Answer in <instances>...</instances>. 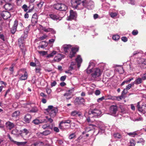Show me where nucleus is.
<instances>
[{
  "label": "nucleus",
  "instance_id": "nucleus-57",
  "mask_svg": "<svg viewBox=\"0 0 146 146\" xmlns=\"http://www.w3.org/2000/svg\"><path fill=\"white\" fill-rule=\"evenodd\" d=\"M27 6L25 4L23 5L22 7V8L24 9V11H26L27 10Z\"/></svg>",
  "mask_w": 146,
  "mask_h": 146
},
{
  "label": "nucleus",
  "instance_id": "nucleus-1",
  "mask_svg": "<svg viewBox=\"0 0 146 146\" xmlns=\"http://www.w3.org/2000/svg\"><path fill=\"white\" fill-rule=\"evenodd\" d=\"M94 65V64L92 62L90 61L89 63V64L86 70L87 73L90 74L92 73L91 75L92 77L94 78H96L99 77L101 75L102 71L99 68H95L90 69V67H93Z\"/></svg>",
  "mask_w": 146,
  "mask_h": 146
},
{
  "label": "nucleus",
  "instance_id": "nucleus-4",
  "mask_svg": "<svg viewBox=\"0 0 146 146\" xmlns=\"http://www.w3.org/2000/svg\"><path fill=\"white\" fill-rule=\"evenodd\" d=\"M18 74L20 77L19 78L20 80H26L28 77V74L25 69H21L18 72Z\"/></svg>",
  "mask_w": 146,
  "mask_h": 146
},
{
  "label": "nucleus",
  "instance_id": "nucleus-63",
  "mask_svg": "<svg viewBox=\"0 0 146 146\" xmlns=\"http://www.w3.org/2000/svg\"><path fill=\"white\" fill-rule=\"evenodd\" d=\"M31 117L29 114H27L25 117V119H31Z\"/></svg>",
  "mask_w": 146,
  "mask_h": 146
},
{
  "label": "nucleus",
  "instance_id": "nucleus-20",
  "mask_svg": "<svg viewBox=\"0 0 146 146\" xmlns=\"http://www.w3.org/2000/svg\"><path fill=\"white\" fill-rule=\"evenodd\" d=\"M6 124L7 128L9 130H11L14 126V124L9 121L7 122L6 123Z\"/></svg>",
  "mask_w": 146,
  "mask_h": 146
},
{
  "label": "nucleus",
  "instance_id": "nucleus-24",
  "mask_svg": "<svg viewBox=\"0 0 146 146\" xmlns=\"http://www.w3.org/2000/svg\"><path fill=\"white\" fill-rule=\"evenodd\" d=\"M60 11H66L67 9V7L64 4L60 3Z\"/></svg>",
  "mask_w": 146,
  "mask_h": 146
},
{
  "label": "nucleus",
  "instance_id": "nucleus-32",
  "mask_svg": "<svg viewBox=\"0 0 146 146\" xmlns=\"http://www.w3.org/2000/svg\"><path fill=\"white\" fill-rule=\"evenodd\" d=\"M118 15L117 12H111L110 14V15L111 17L114 18L117 16Z\"/></svg>",
  "mask_w": 146,
  "mask_h": 146
},
{
  "label": "nucleus",
  "instance_id": "nucleus-41",
  "mask_svg": "<svg viewBox=\"0 0 146 146\" xmlns=\"http://www.w3.org/2000/svg\"><path fill=\"white\" fill-rule=\"evenodd\" d=\"M124 98L121 95L119 96H116V100L120 101Z\"/></svg>",
  "mask_w": 146,
  "mask_h": 146
},
{
  "label": "nucleus",
  "instance_id": "nucleus-56",
  "mask_svg": "<svg viewBox=\"0 0 146 146\" xmlns=\"http://www.w3.org/2000/svg\"><path fill=\"white\" fill-rule=\"evenodd\" d=\"M23 121L24 123H29L30 122V119H23Z\"/></svg>",
  "mask_w": 146,
  "mask_h": 146
},
{
  "label": "nucleus",
  "instance_id": "nucleus-59",
  "mask_svg": "<svg viewBox=\"0 0 146 146\" xmlns=\"http://www.w3.org/2000/svg\"><path fill=\"white\" fill-rule=\"evenodd\" d=\"M122 40L124 42H126L127 40V37L125 36L122 37L121 38Z\"/></svg>",
  "mask_w": 146,
  "mask_h": 146
},
{
  "label": "nucleus",
  "instance_id": "nucleus-64",
  "mask_svg": "<svg viewBox=\"0 0 146 146\" xmlns=\"http://www.w3.org/2000/svg\"><path fill=\"white\" fill-rule=\"evenodd\" d=\"M141 79L143 80H146V73L143 74V76L142 77Z\"/></svg>",
  "mask_w": 146,
  "mask_h": 146
},
{
  "label": "nucleus",
  "instance_id": "nucleus-34",
  "mask_svg": "<svg viewBox=\"0 0 146 146\" xmlns=\"http://www.w3.org/2000/svg\"><path fill=\"white\" fill-rule=\"evenodd\" d=\"M127 134L128 135L132 137H134L135 135H137L136 131H134L132 133H127Z\"/></svg>",
  "mask_w": 146,
  "mask_h": 146
},
{
  "label": "nucleus",
  "instance_id": "nucleus-11",
  "mask_svg": "<svg viewBox=\"0 0 146 146\" xmlns=\"http://www.w3.org/2000/svg\"><path fill=\"white\" fill-rule=\"evenodd\" d=\"M92 114L95 116H99L101 114V112L100 110L97 109H94L91 111Z\"/></svg>",
  "mask_w": 146,
  "mask_h": 146
},
{
  "label": "nucleus",
  "instance_id": "nucleus-48",
  "mask_svg": "<svg viewBox=\"0 0 146 146\" xmlns=\"http://www.w3.org/2000/svg\"><path fill=\"white\" fill-rule=\"evenodd\" d=\"M46 93L48 95L50 94L52 92L50 88H46Z\"/></svg>",
  "mask_w": 146,
  "mask_h": 146
},
{
  "label": "nucleus",
  "instance_id": "nucleus-43",
  "mask_svg": "<svg viewBox=\"0 0 146 146\" xmlns=\"http://www.w3.org/2000/svg\"><path fill=\"white\" fill-rule=\"evenodd\" d=\"M114 136L115 137H117L118 138H120L121 137V136L120 134L118 133H117L114 134Z\"/></svg>",
  "mask_w": 146,
  "mask_h": 146
},
{
  "label": "nucleus",
  "instance_id": "nucleus-16",
  "mask_svg": "<svg viewBox=\"0 0 146 146\" xmlns=\"http://www.w3.org/2000/svg\"><path fill=\"white\" fill-rule=\"evenodd\" d=\"M5 9L7 11H10L13 8V5L10 3H6L4 6Z\"/></svg>",
  "mask_w": 146,
  "mask_h": 146
},
{
  "label": "nucleus",
  "instance_id": "nucleus-62",
  "mask_svg": "<svg viewBox=\"0 0 146 146\" xmlns=\"http://www.w3.org/2000/svg\"><path fill=\"white\" fill-rule=\"evenodd\" d=\"M104 99V96L102 97L101 98H99L97 99V102H100L102 101Z\"/></svg>",
  "mask_w": 146,
  "mask_h": 146
},
{
  "label": "nucleus",
  "instance_id": "nucleus-26",
  "mask_svg": "<svg viewBox=\"0 0 146 146\" xmlns=\"http://www.w3.org/2000/svg\"><path fill=\"white\" fill-rule=\"evenodd\" d=\"M137 107L138 108V110L140 112H142L143 113L146 112V107L145 110H144L142 109V108L140 107V105H139V102H138L137 103Z\"/></svg>",
  "mask_w": 146,
  "mask_h": 146
},
{
  "label": "nucleus",
  "instance_id": "nucleus-9",
  "mask_svg": "<svg viewBox=\"0 0 146 146\" xmlns=\"http://www.w3.org/2000/svg\"><path fill=\"white\" fill-rule=\"evenodd\" d=\"M0 14L3 18L5 20L7 19L11 16L10 13L9 12L5 11L2 12Z\"/></svg>",
  "mask_w": 146,
  "mask_h": 146
},
{
  "label": "nucleus",
  "instance_id": "nucleus-7",
  "mask_svg": "<svg viewBox=\"0 0 146 146\" xmlns=\"http://www.w3.org/2000/svg\"><path fill=\"white\" fill-rule=\"evenodd\" d=\"M74 102L75 105L78 106L83 104L85 102V100L83 98L79 97L76 98Z\"/></svg>",
  "mask_w": 146,
  "mask_h": 146
},
{
  "label": "nucleus",
  "instance_id": "nucleus-39",
  "mask_svg": "<svg viewBox=\"0 0 146 146\" xmlns=\"http://www.w3.org/2000/svg\"><path fill=\"white\" fill-rule=\"evenodd\" d=\"M55 40V37L54 36V37H53V38L50 39L49 40V44H51L53 43L54 42Z\"/></svg>",
  "mask_w": 146,
  "mask_h": 146
},
{
  "label": "nucleus",
  "instance_id": "nucleus-51",
  "mask_svg": "<svg viewBox=\"0 0 146 146\" xmlns=\"http://www.w3.org/2000/svg\"><path fill=\"white\" fill-rule=\"evenodd\" d=\"M4 121L0 119V127L3 128L4 127Z\"/></svg>",
  "mask_w": 146,
  "mask_h": 146
},
{
  "label": "nucleus",
  "instance_id": "nucleus-42",
  "mask_svg": "<svg viewBox=\"0 0 146 146\" xmlns=\"http://www.w3.org/2000/svg\"><path fill=\"white\" fill-rule=\"evenodd\" d=\"M76 63L74 62H72L71 63V65L70 67V70H73L74 67L73 66L76 65Z\"/></svg>",
  "mask_w": 146,
  "mask_h": 146
},
{
  "label": "nucleus",
  "instance_id": "nucleus-14",
  "mask_svg": "<svg viewBox=\"0 0 146 146\" xmlns=\"http://www.w3.org/2000/svg\"><path fill=\"white\" fill-rule=\"evenodd\" d=\"M49 16L50 18L54 20H60L61 19V18L59 17V16L54 14H50Z\"/></svg>",
  "mask_w": 146,
  "mask_h": 146
},
{
  "label": "nucleus",
  "instance_id": "nucleus-49",
  "mask_svg": "<svg viewBox=\"0 0 146 146\" xmlns=\"http://www.w3.org/2000/svg\"><path fill=\"white\" fill-rule=\"evenodd\" d=\"M17 28L15 27H12L11 29V32L13 34H14Z\"/></svg>",
  "mask_w": 146,
  "mask_h": 146
},
{
  "label": "nucleus",
  "instance_id": "nucleus-18",
  "mask_svg": "<svg viewBox=\"0 0 146 146\" xmlns=\"http://www.w3.org/2000/svg\"><path fill=\"white\" fill-rule=\"evenodd\" d=\"M76 61L78 63V68L80 66V64L82 62V59L80 55H78L76 59Z\"/></svg>",
  "mask_w": 146,
  "mask_h": 146
},
{
  "label": "nucleus",
  "instance_id": "nucleus-25",
  "mask_svg": "<svg viewBox=\"0 0 146 146\" xmlns=\"http://www.w3.org/2000/svg\"><path fill=\"white\" fill-rule=\"evenodd\" d=\"M71 115L73 116H80L81 115V113L77 111H74L71 112Z\"/></svg>",
  "mask_w": 146,
  "mask_h": 146
},
{
  "label": "nucleus",
  "instance_id": "nucleus-21",
  "mask_svg": "<svg viewBox=\"0 0 146 146\" xmlns=\"http://www.w3.org/2000/svg\"><path fill=\"white\" fill-rule=\"evenodd\" d=\"M71 90H69L64 94V96L65 97L67 100H69L71 98Z\"/></svg>",
  "mask_w": 146,
  "mask_h": 146
},
{
  "label": "nucleus",
  "instance_id": "nucleus-53",
  "mask_svg": "<svg viewBox=\"0 0 146 146\" xmlns=\"http://www.w3.org/2000/svg\"><path fill=\"white\" fill-rule=\"evenodd\" d=\"M133 80V78H127V80H125V81L126 83H128L130 82L131 80Z\"/></svg>",
  "mask_w": 146,
  "mask_h": 146
},
{
  "label": "nucleus",
  "instance_id": "nucleus-13",
  "mask_svg": "<svg viewBox=\"0 0 146 146\" xmlns=\"http://www.w3.org/2000/svg\"><path fill=\"white\" fill-rule=\"evenodd\" d=\"M46 119H34L33 121V123L36 125L42 123L46 122Z\"/></svg>",
  "mask_w": 146,
  "mask_h": 146
},
{
  "label": "nucleus",
  "instance_id": "nucleus-54",
  "mask_svg": "<svg viewBox=\"0 0 146 146\" xmlns=\"http://www.w3.org/2000/svg\"><path fill=\"white\" fill-rule=\"evenodd\" d=\"M108 99L113 100H116V96H109Z\"/></svg>",
  "mask_w": 146,
  "mask_h": 146
},
{
  "label": "nucleus",
  "instance_id": "nucleus-44",
  "mask_svg": "<svg viewBox=\"0 0 146 146\" xmlns=\"http://www.w3.org/2000/svg\"><path fill=\"white\" fill-rule=\"evenodd\" d=\"M127 1L130 4L132 5H134L135 3L134 0H127Z\"/></svg>",
  "mask_w": 146,
  "mask_h": 146
},
{
  "label": "nucleus",
  "instance_id": "nucleus-50",
  "mask_svg": "<svg viewBox=\"0 0 146 146\" xmlns=\"http://www.w3.org/2000/svg\"><path fill=\"white\" fill-rule=\"evenodd\" d=\"M18 25V21L17 20H15L14 22V24L13 25V27H15V28H17Z\"/></svg>",
  "mask_w": 146,
  "mask_h": 146
},
{
  "label": "nucleus",
  "instance_id": "nucleus-52",
  "mask_svg": "<svg viewBox=\"0 0 146 146\" xmlns=\"http://www.w3.org/2000/svg\"><path fill=\"white\" fill-rule=\"evenodd\" d=\"M44 4L43 2H40L37 4V6L39 8H40Z\"/></svg>",
  "mask_w": 146,
  "mask_h": 146
},
{
  "label": "nucleus",
  "instance_id": "nucleus-55",
  "mask_svg": "<svg viewBox=\"0 0 146 146\" xmlns=\"http://www.w3.org/2000/svg\"><path fill=\"white\" fill-rule=\"evenodd\" d=\"M49 127H50V125L49 124H46L42 126V128L44 129H46V128H48Z\"/></svg>",
  "mask_w": 146,
  "mask_h": 146
},
{
  "label": "nucleus",
  "instance_id": "nucleus-31",
  "mask_svg": "<svg viewBox=\"0 0 146 146\" xmlns=\"http://www.w3.org/2000/svg\"><path fill=\"white\" fill-rule=\"evenodd\" d=\"M20 113V112L19 111H16L14 112L12 115V117L15 118H16V117L18 116Z\"/></svg>",
  "mask_w": 146,
  "mask_h": 146
},
{
  "label": "nucleus",
  "instance_id": "nucleus-6",
  "mask_svg": "<svg viewBox=\"0 0 146 146\" xmlns=\"http://www.w3.org/2000/svg\"><path fill=\"white\" fill-rule=\"evenodd\" d=\"M94 3L92 1H83L82 5L85 7H87L89 9H92L94 7Z\"/></svg>",
  "mask_w": 146,
  "mask_h": 146
},
{
  "label": "nucleus",
  "instance_id": "nucleus-35",
  "mask_svg": "<svg viewBox=\"0 0 146 146\" xmlns=\"http://www.w3.org/2000/svg\"><path fill=\"white\" fill-rule=\"evenodd\" d=\"M128 92L127 90L125 88L124 89L123 91H122L121 95L123 96V97L124 98L125 97V95Z\"/></svg>",
  "mask_w": 146,
  "mask_h": 146
},
{
  "label": "nucleus",
  "instance_id": "nucleus-19",
  "mask_svg": "<svg viewBox=\"0 0 146 146\" xmlns=\"http://www.w3.org/2000/svg\"><path fill=\"white\" fill-rule=\"evenodd\" d=\"M62 55L61 54H58L54 58V60L55 61L59 62L62 59Z\"/></svg>",
  "mask_w": 146,
  "mask_h": 146
},
{
  "label": "nucleus",
  "instance_id": "nucleus-2",
  "mask_svg": "<svg viewBox=\"0 0 146 146\" xmlns=\"http://www.w3.org/2000/svg\"><path fill=\"white\" fill-rule=\"evenodd\" d=\"M62 48L65 52H68V50L71 49L70 52L69 57L72 58L74 56L76 52L78 51V49L77 48L73 47L72 48V46L70 44H64L62 47Z\"/></svg>",
  "mask_w": 146,
  "mask_h": 146
},
{
  "label": "nucleus",
  "instance_id": "nucleus-58",
  "mask_svg": "<svg viewBox=\"0 0 146 146\" xmlns=\"http://www.w3.org/2000/svg\"><path fill=\"white\" fill-rule=\"evenodd\" d=\"M0 38L3 41H5L4 36L3 34H0Z\"/></svg>",
  "mask_w": 146,
  "mask_h": 146
},
{
  "label": "nucleus",
  "instance_id": "nucleus-23",
  "mask_svg": "<svg viewBox=\"0 0 146 146\" xmlns=\"http://www.w3.org/2000/svg\"><path fill=\"white\" fill-rule=\"evenodd\" d=\"M27 143V142H18L17 141L15 142V144L19 146H25V145Z\"/></svg>",
  "mask_w": 146,
  "mask_h": 146
},
{
  "label": "nucleus",
  "instance_id": "nucleus-15",
  "mask_svg": "<svg viewBox=\"0 0 146 146\" xmlns=\"http://www.w3.org/2000/svg\"><path fill=\"white\" fill-rule=\"evenodd\" d=\"M71 3L72 7L76 8L80 3L78 0H71Z\"/></svg>",
  "mask_w": 146,
  "mask_h": 146
},
{
  "label": "nucleus",
  "instance_id": "nucleus-22",
  "mask_svg": "<svg viewBox=\"0 0 146 146\" xmlns=\"http://www.w3.org/2000/svg\"><path fill=\"white\" fill-rule=\"evenodd\" d=\"M50 133V131L48 130H46L43 132L40 133L38 132L37 133V135H39L40 134L42 135H47L49 134Z\"/></svg>",
  "mask_w": 146,
  "mask_h": 146
},
{
  "label": "nucleus",
  "instance_id": "nucleus-17",
  "mask_svg": "<svg viewBox=\"0 0 146 146\" xmlns=\"http://www.w3.org/2000/svg\"><path fill=\"white\" fill-rule=\"evenodd\" d=\"M38 17L36 13L34 14L31 19V22L34 24H35L37 22Z\"/></svg>",
  "mask_w": 146,
  "mask_h": 146
},
{
  "label": "nucleus",
  "instance_id": "nucleus-47",
  "mask_svg": "<svg viewBox=\"0 0 146 146\" xmlns=\"http://www.w3.org/2000/svg\"><path fill=\"white\" fill-rule=\"evenodd\" d=\"M38 52L39 54H42V55L43 56L47 54V52L45 51H39Z\"/></svg>",
  "mask_w": 146,
  "mask_h": 146
},
{
  "label": "nucleus",
  "instance_id": "nucleus-37",
  "mask_svg": "<svg viewBox=\"0 0 146 146\" xmlns=\"http://www.w3.org/2000/svg\"><path fill=\"white\" fill-rule=\"evenodd\" d=\"M38 111V109L36 107H34L30 110L32 112L35 113L37 112Z\"/></svg>",
  "mask_w": 146,
  "mask_h": 146
},
{
  "label": "nucleus",
  "instance_id": "nucleus-60",
  "mask_svg": "<svg viewBox=\"0 0 146 146\" xmlns=\"http://www.w3.org/2000/svg\"><path fill=\"white\" fill-rule=\"evenodd\" d=\"M138 31L137 30H134L132 32V34L133 35H135L138 34Z\"/></svg>",
  "mask_w": 146,
  "mask_h": 146
},
{
  "label": "nucleus",
  "instance_id": "nucleus-28",
  "mask_svg": "<svg viewBox=\"0 0 146 146\" xmlns=\"http://www.w3.org/2000/svg\"><path fill=\"white\" fill-rule=\"evenodd\" d=\"M60 3H58L54 4L53 6V7L55 9L60 11Z\"/></svg>",
  "mask_w": 146,
  "mask_h": 146
},
{
  "label": "nucleus",
  "instance_id": "nucleus-29",
  "mask_svg": "<svg viewBox=\"0 0 146 146\" xmlns=\"http://www.w3.org/2000/svg\"><path fill=\"white\" fill-rule=\"evenodd\" d=\"M142 79L141 78H138L135 80V82L136 83V84L138 85L140 84L142 82Z\"/></svg>",
  "mask_w": 146,
  "mask_h": 146
},
{
  "label": "nucleus",
  "instance_id": "nucleus-38",
  "mask_svg": "<svg viewBox=\"0 0 146 146\" xmlns=\"http://www.w3.org/2000/svg\"><path fill=\"white\" fill-rule=\"evenodd\" d=\"M130 146H135V141L133 139H131L130 140Z\"/></svg>",
  "mask_w": 146,
  "mask_h": 146
},
{
  "label": "nucleus",
  "instance_id": "nucleus-8",
  "mask_svg": "<svg viewBox=\"0 0 146 146\" xmlns=\"http://www.w3.org/2000/svg\"><path fill=\"white\" fill-rule=\"evenodd\" d=\"M70 15L68 17L67 20H71L75 19L77 16V14L76 12L73 10H70Z\"/></svg>",
  "mask_w": 146,
  "mask_h": 146
},
{
  "label": "nucleus",
  "instance_id": "nucleus-46",
  "mask_svg": "<svg viewBox=\"0 0 146 146\" xmlns=\"http://www.w3.org/2000/svg\"><path fill=\"white\" fill-rule=\"evenodd\" d=\"M76 137V135L74 133H72L71 134H70L69 137V139H72L75 137Z\"/></svg>",
  "mask_w": 146,
  "mask_h": 146
},
{
  "label": "nucleus",
  "instance_id": "nucleus-3",
  "mask_svg": "<svg viewBox=\"0 0 146 146\" xmlns=\"http://www.w3.org/2000/svg\"><path fill=\"white\" fill-rule=\"evenodd\" d=\"M46 110L48 112L51 117L52 118L56 116L58 111L57 108L54 107L52 106H48Z\"/></svg>",
  "mask_w": 146,
  "mask_h": 146
},
{
  "label": "nucleus",
  "instance_id": "nucleus-33",
  "mask_svg": "<svg viewBox=\"0 0 146 146\" xmlns=\"http://www.w3.org/2000/svg\"><path fill=\"white\" fill-rule=\"evenodd\" d=\"M120 37L118 35H115L113 36L112 38L115 41L118 40L119 38Z\"/></svg>",
  "mask_w": 146,
  "mask_h": 146
},
{
  "label": "nucleus",
  "instance_id": "nucleus-5",
  "mask_svg": "<svg viewBox=\"0 0 146 146\" xmlns=\"http://www.w3.org/2000/svg\"><path fill=\"white\" fill-rule=\"evenodd\" d=\"M71 122V121L69 119L62 121L59 124V127L61 129L67 128L70 126Z\"/></svg>",
  "mask_w": 146,
  "mask_h": 146
},
{
  "label": "nucleus",
  "instance_id": "nucleus-40",
  "mask_svg": "<svg viewBox=\"0 0 146 146\" xmlns=\"http://www.w3.org/2000/svg\"><path fill=\"white\" fill-rule=\"evenodd\" d=\"M18 132V130L16 129H15L12 131L11 133L15 135H17V134Z\"/></svg>",
  "mask_w": 146,
  "mask_h": 146
},
{
  "label": "nucleus",
  "instance_id": "nucleus-10",
  "mask_svg": "<svg viewBox=\"0 0 146 146\" xmlns=\"http://www.w3.org/2000/svg\"><path fill=\"white\" fill-rule=\"evenodd\" d=\"M117 110V107L116 105H112L110 106V112L111 114L113 115L116 113Z\"/></svg>",
  "mask_w": 146,
  "mask_h": 146
},
{
  "label": "nucleus",
  "instance_id": "nucleus-12",
  "mask_svg": "<svg viewBox=\"0 0 146 146\" xmlns=\"http://www.w3.org/2000/svg\"><path fill=\"white\" fill-rule=\"evenodd\" d=\"M42 30L46 32H51L52 33L55 34L56 33L55 31L52 28H47L46 27H42Z\"/></svg>",
  "mask_w": 146,
  "mask_h": 146
},
{
  "label": "nucleus",
  "instance_id": "nucleus-45",
  "mask_svg": "<svg viewBox=\"0 0 146 146\" xmlns=\"http://www.w3.org/2000/svg\"><path fill=\"white\" fill-rule=\"evenodd\" d=\"M21 131L22 133H25L26 135H27L29 132V131L26 129H23Z\"/></svg>",
  "mask_w": 146,
  "mask_h": 146
},
{
  "label": "nucleus",
  "instance_id": "nucleus-36",
  "mask_svg": "<svg viewBox=\"0 0 146 146\" xmlns=\"http://www.w3.org/2000/svg\"><path fill=\"white\" fill-rule=\"evenodd\" d=\"M91 130V129L90 127H86L84 131L82 132V133L83 134H84L85 133H86L88 132Z\"/></svg>",
  "mask_w": 146,
  "mask_h": 146
},
{
  "label": "nucleus",
  "instance_id": "nucleus-30",
  "mask_svg": "<svg viewBox=\"0 0 146 146\" xmlns=\"http://www.w3.org/2000/svg\"><path fill=\"white\" fill-rule=\"evenodd\" d=\"M56 53V51L54 50L50 54L47 55L46 57L48 58L53 57Z\"/></svg>",
  "mask_w": 146,
  "mask_h": 146
},
{
  "label": "nucleus",
  "instance_id": "nucleus-27",
  "mask_svg": "<svg viewBox=\"0 0 146 146\" xmlns=\"http://www.w3.org/2000/svg\"><path fill=\"white\" fill-rule=\"evenodd\" d=\"M19 44L20 46L21 44H23L24 42V37H21L18 40Z\"/></svg>",
  "mask_w": 146,
  "mask_h": 146
},
{
  "label": "nucleus",
  "instance_id": "nucleus-61",
  "mask_svg": "<svg viewBox=\"0 0 146 146\" xmlns=\"http://www.w3.org/2000/svg\"><path fill=\"white\" fill-rule=\"evenodd\" d=\"M56 84H57L56 82L55 81H54L52 82L51 83V86L52 87L56 85Z\"/></svg>",
  "mask_w": 146,
  "mask_h": 146
}]
</instances>
